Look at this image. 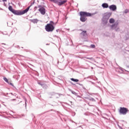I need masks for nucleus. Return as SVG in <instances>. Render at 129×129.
Wrapping results in <instances>:
<instances>
[{"mask_svg":"<svg viewBox=\"0 0 129 129\" xmlns=\"http://www.w3.org/2000/svg\"><path fill=\"white\" fill-rule=\"evenodd\" d=\"M80 35L83 37H84V36H86V31H83Z\"/></svg>","mask_w":129,"mask_h":129,"instance_id":"nucleus-14","label":"nucleus"},{"mask_svg":"<svg viewBox=\"0 0 129 129\" xmlns=\"http://www.w3.org/2000/svg\"><path fill=\"white\" fill-rule=\"evenodd\" d=\"M110 16H111V13L107 12L106 13L104 14L103 18H104V19H106V20H108L109 18H110Z\"/></svg>","mask_w":129,"mask_h":129,"instance_id":"nucleus-8","label":"nucleus"},{"mask_svg":"<svg viewBox=\"0 0 129 129\" xmlns=\"http://www.w3.org/2000/svg\"><path fill=\"white\" fill-rule=\"evenodd\" d=\"M22 49H24V47H22Z\"/></svg>","mask_w":129,"mask_h":129,"instance_id":"nucleus-32","label":"nucleus"},{"mask_svg":"<svg viewBox=\"0 0 129 129\" xmlns=\"http://www.w3.org/2000/svg\"><path fill=\"white\" fill-rule=\"evenodd\" d=\"M109 23L110 24H113V23H114V20L112 18L110 19Z\"/></svg>","mask_w":129,"mask_h":129,"instance_id":"nucleus-16","label":"nucleus"},{"mask_svg":"<svg viewBox=\"0 0 129 129\" xmlns=\"http://www.w3.org/2000/svg\"><path fill=\"white\" fill-rule=\"evenodd\" d=\"M119 112L120 114H123L124 115L126 114V113L128 112V109L124 107H120Z\"/></svg>","mask_w":129,"mask_h":129,"instance_id":"nucleus-5","label":"nucleus"},{"mask_svg":"<svg viewBox=\"0 0 129 129\" xmlns=\"http://www.w3.org/2000/svg\"><path fill=\"white\" fill-rule=\"evenodd\" d=\"M128 12V10L127 9L125 10V11H124V13L125 14H127Z\"/></svg>","mask_w":129,"mask_h":129,"instance_id":"nucleus-20","label":"nucleus"},{"mask_svg":"<svg viewBox=\"0 0 129 129\" xmlns=\"http://www.w3.org/2000/svg\"><path fill=\"white\" fill-rule=\"evenodd\" d=\"M78 84H79V85H81V86H82V84H79V83H78Z\"/></svg>","mask_w":129,"mask_h":129,"instance_id":"nucleus-29","label":"nucleus"},{"mask_svg":"<svg viewBox=\"0 0 129 129\" xmlns=\"http://www.w3.org/2000/svg\"><path fill=\"white\" fill-rule=\"evenodd\" d=\"M102 7L104 9H107V8H108V4L107 3H103L102 5Z\"/></svg>","mask_w":129,"mask_h":129,"instance_id":"nucleus-12","label":"nucleus"},{"mask_svg":"<svg viewBox=\"0 0 129 129\" xmlns=\"http://www.w3.org/2000/svg\"><path fill=\"white\" fill-rule=\"evenodd\" d=\"M72 93L73 94H74L75 95H76V92H75L74 91H72Z\"/></svg>","mask_w":129,"mask_h":129,"instance_id":"nucleus-22","label":"nucleus"},{"mask_svg":"<svg viewBox=\"0 0 129 129\" xmlns=\"http://www.w3.org/2000/svg\"><path fill=\"white\" fill-rule=\"evenodd\" d=\"M93 15H95V14H91V13H89L85 12H80V15L81 16L80 21L81 22H85L86 20H87V18H86V17H91V16H93Z\"/></svg>","mask_w":129,"mask_h":129,"instance_id":"nucleus-1","label":"nucleus"},{"mask_svg":"<svg viewBox=\"0 0 129 129\" xmlns=\"http://www.w3.org/2000/svg\"><path fill=\"white\" fill-rule=\"evenodd\" d=\"M8 84H10V85H12V86H14V85H13V84L12 83H9Z\"/></svg>","mask_w":129,"mask_h":129,"instance_id":"nucleus-24","label":"nucleus"},{"mask_svg":"<svg viewBox=\"0 0 129 129\" xmlns=\"http://www.w3.org/2000/svg\"><path fill=\"white\" fill-rule=\"evenodd\" d=\"M34 10H37V7H35L34 8Z\"/></svg>","mask_w":129,"mask_h":129,"instance_id":"nucleus-28","label":"nucleus"},{"mask_svg":"<svg viewBox=\"0 0 129 129\" xmlns=\"http://www.w3.org/2000/svg\"><path fill=\"white\" fill-rule=\"evenodd\" d=\"M54 29H55V27L51 24H47L45 26V30L46 32H52V31H54Z\"/></svg>","mask_w":129,"mask_h":129,"instance_id":"nucleus-4","label":"nucleus"},{"mask_svg":"<svg viewBox=\"0 0 129 129\" xmlns=\"http://www.w3.org/2000/svg\"><path fill=\"white\" fill-rule=\"evenodd\" d=\"M56 31L58 33V32H59V29H57Z\"/></svg>","mask_w":129,"mask_h":129,"instance_id":"nucleus-27","label":"nucleus"},{"mask_svg":"<svg viewBox=\"0 0 129 129\" xmlns=\"http://www.w3.org/2000/svg\"><path fill=\"white\" fill-rule=\"evenodd\" d=\"M71 80H72V81H74V82H78V81H79V80L75 79H73V78H71Z\"/></svg>","mask_w":129,"mask_h":129,"instance_id":"nucleus-15","label":"nucleus"},{"mask_svg":"<svg viewBox=\"0 0 129 129\" xmlns=\"http://www.w3.org/2000/svg\"><path fill=\"white\" fill-rule=\"evenodd\" d=\"M39 84L40 85H41V86H43V84H41V83H39Z\"/></svg>","mask_w":129,"mask_h":129,"instance_id":"nucleus-26","label":"nucleus"},{"mask_svg":"<svg viewBox=\"0 0 129 129\" xmlns=\"http://www.w3.org/2000/svg\"><path fill=\"white\" fill-rule=\"evenodd\" d=\"M4 80L7 83H9V80H8V79H7V78H4Z\"/></svg>","mask_w":129,"mask_h":129,"instance_id":"nucleus-18","label":"nucleus"},{"mask_svg":"<svg viewBox=\"0 0 129 129\" xmlns=\"http://www.w3.org/2000/svg\"><path fill=\"white\" fill-rule=\"evenodd\" d=\"M91 48H95V45L94 44H91Z\"/></svg>","mask_w":129,"mask_h":129,"instance_id":"nucleus-21","label":"nucleus"},{"mask_svg":"<svg viewBox=\"0 0 129 129\" xmlns=\"http://www.w3.org/2000/svg\"><path fill=\"white\" fill-rule=\"evenodd\" d=\"M80 31H82V30H80Z\"/></svg>","mask_w":129,"mask_h":129,"instance_id":"nucleus-33","label":"nucleus"},{"mask_svg":"<svg viewBox=\"0 0 129 129\" xmlns=\"http://www.w3.org/2000/svg\"><path fill=\"white\" fill-rule=\"evenodd\" d=\"M109 9L110 10V11H112L113 12H114L115 11H116V6L115 5H112L109 6Z\"/></svg>","mask_w":129,"mask_h":129,"instance_id":"nucleus-9","label":"nucleus"},{"mask_svg":"<svg viewBox=\"0 0 129 129\" xmlns=\"http://www.w3.org/2000/svg\"><path fill=\"white\" fill-rule=\"evenodd\" d=\"M89 100H90L91 101H95V99H94L93 98H89Z\"/></svg>","mask_w":129,"mask_h":129,"instance_id":"nucleus-19","label":"nucleus"},{"mask_svg":"<svg viewBox=\"0 0 129 129\" xmlns=\"http://www.w3.org/2000/svg\"><path fill=\"white\" fill-rule=\"evenodd\" d=\"M9 11H10V12H11V13H14V11H15V10H14V9H13V7L10 6L9 7Z\"/></svg>","mask_w":129,"mask_h":129,"instance_id":"nucleus-13","label":"nucleus"},{"mask_svg":"<svg viewBox=\"0 0 129 129\" xmlns=\"http://www.w3.org/2000/svg\"><path fill=\"white\" fill-rule=\"evenodd\" d=\"M3 2H7V0H2Z\"/></svg>","mask_w":129,"mask_h":129,"instance_id":"nucleus-30","label":"nucleus"},{"mask_svg":"<svg viewBox=\"0 0 129 129\" xmlns=\"http://www.w3.org/2000/svg\"><path fill=\"white\" fill-rule=\"evenodd\" d=\"M86 59H89V60H92V61H94V58H93V57H86Z\"/></svg>","mask_w":129,"mask_h":129,"instance_id":"nucleus-17","label":"nucleus"},{"mask_svg":"<svg viewBox=\"0 0 129 129\" xmlns=\"http://www.w3.org/2000/svg\"><path fill=\"white\" fill-rule=\"evenodd\" d=\"M30 8H31V6L28 7L26 9L22 11L20 10H14L13 14L16 16H22V15H24V14L28 13V12H29V10H30Z\"/></svg>","mask_w":129,"mask_h":129,"instance_id":"nucleus-2","label":"nucleus"},{"mask_svg":"<svg viewBox=\"0 0 129 129\" xmlns=\"http://www.w3.org/2000/svg\"><path fill=\"white\" fill-rule=\"evenodd\" d=\"M108 21V20L104 18V17H103V18L102 19V23L103 25H106V24H107Z\"/></svg>","mask_w":129,"mask_h":129,"instance_id":"nucleus-10","label":"nucleus"},{"mask_svg":"<svg viewBox=\"0 0 129 129\" xmlns=\"http://www.w3.org/2000/svg\"><path fill=\"white\" fill-rule=\"evenodd\" d=\"M118 23H116L111 25V29H112V30H115L116 31H119V28H118Z\"/></svg>","mask_w":129,"mask_h":129,"instance_id":"nucleus-7","label":"nucleus"},{"mask_svg":"<svg viewBox=\"0 0 129 129\" xmlns=\"http://www.w3.org/2000/svg\"><path fill=\"white\" fill-rule=\"evenodd\" d=\"M11 100V101H14L16 100V99H12Z\"/></svg>","mask_w":129,"mask_h":129,"instance_id":"nucleus-25","label":"nucleus"},{"mask_svg":"<svg viewBox=\"0 0 129 129\" xmlns=\"http://www.w3.org/2000/svg\"><path fill=\"white\" fill-rule=\"evenodd\" d=\"M50 2H52V3H54V4H57L58 6H62V5H64L65 3H67V0H49Z\"/></svg>","mask_w":129,"mask_h":129,"instance_id":"nucleus-3","label":"nucleus"},{"mask_svg":"<svg viewBox=\"0 0 129 129\" xmlns=\"http://www.w3.org/2000/svg\"><path fill=\"white\" fill-rule=\"evenodd\" d=\"M2 45H6L5 43H2Z\"/></svg>","mask_w":129,"mask_h":129,"instance_id":"nucleus-31","label":"nucleus"},{"mask_svg":"<svg viewBox=\"0 0 129 129\" xmlns=\"http://www.w3.org/2000/svg\"><path fill=\"white\" fill-rule=\"evenodd\" d=\"M49 24H50V25H54V22L53 21H50Z\"/></svg>","mask_w":129,"mask_h":129,"instance_id":"nucleus-23","label":"nucleus"},{"mask_svg":"<svg viewBox=\"0 0 129 129\" xmlns=\"http://www.w3.org/2000/svg\"><path fill=\"white\" fill-rule=\"evenodd\" d=\"M37 8H38V11L41 15H44L46 14V9L43 6L39 5Z\"/></svg>","mask_w":129,"mask_h":129,"instance_id":"nucleus-6","label":"nucleus"},{"mask_svg":"<svg viewBox=\"0 0 129 129\" xmlns=\"http://www.w3.org/2000/svg\"><path fill=\"white\" fill-rule=\"evenodd\" d=\"M30 22H31V23H33V24H36L38 23V22H39V20H38L37 19H31Z\"/></svg>","mask_w":129,"mask_h":129,"instance_id":"nucleus-11","label":"nucleus"}]
</instances>
